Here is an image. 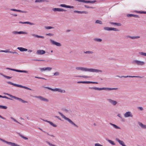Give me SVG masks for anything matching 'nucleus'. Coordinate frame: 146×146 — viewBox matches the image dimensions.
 Listing matches in <instances>:
<instances>
[{"label": "nucleus", "mask_w": 146, "mask_h": 146, "mask_svg": "<svg viewBox=\"0 0 146 146\" xmlns=\"http://www.w3.org/2000/svg\"><path fill=\"white\" fill-rule=\"evenodd\" d=\"M94 41L98 42H101L102 41V39L100 38H95L94 39Z\"/></svg>", "instance_id": "obj_35"}, {"label": "nucleus", "mask_w": 146, "mask_h": 146, "mask_svg": "<svg viewBox=\"0 0 146 146\" xmlns=\"http://www.w3.org/2000/svg\"><path fill=\"white\" fill-rule=\"evenodd\" d=\"M45 88L48 89L51 91H56L58 92H60L61 93H65V91L64 90H62L61 89L58 88H56L54 89H52L51 88H50L48 87H45Z\"/></svg>", "instance_id": "obj_5"}, {"label": "nucleus", "mask_w": 146, "mask_h": 146, "mask_svg": "<svg viewBox=\"0 0 146 146\" xmlns=\"http://www.w3.org/2000/svg\"><path fill=\"white\" fill-rule=\"evenodd\" d=\"M84 53L86 54H92L93 53V52L91 51H84Z\"/></svg>", "instance_id": "obj_33"}, {"label": "nucleus", "mask_w": 146, "mask_h": 146, "mask_svg": "<svg viewBox=\"0 0 146 146\" xmlns=\"http://www.w3.org/2000/svg\"><path fill=\"white\" fill-rule=\"evenodd\" d=\"M139 54L142 55H143L146 56V53L143 52H140Z\"/></svg>", "instance_id": "obj_49"}, {"label": "nucleus", "mask_w": 146, "mask_h": 146, "mask_svg": "<svg viewBox=\"0 0 146 146\" xmlns=\"http://www.w3.org/2000/svg\"><path fill=\"white\" fill-rule=\"evenodd\" d=\"M38 128L40 130H41V131H42L44 132V133H46L48 135H50L51 136H52V137H54V136L53 135H50L48 133H47V132H46L42 130V129H40V128Z\"/></svg>", "instance_id": "obj_38"}, {"label": "nucleus", "mask_w": 146, "mask_h": 146, "mask_svg": "<svg viewBox=\"0 0 146 146\" xmlns=\"http://www.w3.org/2000/svg\"><path fill=\"white\" fill-rule=\"evenodd\" d=\"M124 116L125 117H133V115L131 113L130 111H128L126 112L124 115Z\"/></svg>", "instance_id": "obj_17"}, {"label": "nucleus", "mask_w": 146, "mask_h": 146, "mask_svg": "<svg viewBox=\"0 0 146 146\" xmlns=\"http://www.w3.org/2000/svg\"><path fill=\"white\" fill-rule=\"evenodd\" d=\"M133 63L136 64L138 66H142L145 65V63L143 61H141L137 60H134L133 61Z\"/></svg>", "instance_id": "obj_7"}, {"label": "nucleus", "mask_w": 146, "mask_h": 146, "mask_svg": "<svg viewBox=\"0 0 146 146\" xmlns=\"http://www.w3.org/2000/svg\"><path fill=\"white\" fill-rule=\"evenodd\" d=\"M0 140L6 143L11 145V146H20L19 145L17 144L14 143H12L11 142H9L3 139H2L0 138Z\"/></svg>", "instance_id": "obj_6"}, {"label": "nucleus", "mask_w": 146, "mask_h": 146, "mask_svg": "<svg viewBox=\"0 0 146 146\" xmlns=\"http://www.w3.org/2000/svg\"><path fill=\"white\" fill-rule=\"evenodd\" d=\"M32 36H34L36 37H37L38 38H44V37L43 36H39L37 35H36L34 34H32Z\"/></svg>", "instance_id": "obj_28"}, {"label": "nucleus", "mask_w": 146, "mask_h": 146, "mask_svg": "<svg viewBox=\"0 0 146 146\" xmlns=\"http://www.w3.org/2000/svg\"><path fill=\"white\" fill-rule=\"evenodd\" d=\"M52 10L54 11H66V10L63 9L59 8H54Z\"/></svg>", "instance_id": "obj_19"}, {"label": "nucleus", "mask_w": 146, "mask_h": 146, "mask_svg": "<svg viewBox=\"0 0 146 146\" xmlns=\"http://www.w3.org/2000/svg\"><path fill=\"white\" fill-rule=\"evenodd\" d=\"M115 139L116 141H117L121 145L123 146L124 144V143L122 141L119 140V139L116 138Z\"/></svg>", "instance_id": "obj_24"}, {"label": "nucleus", "mask_w": 146, "mask_h": 146, "mask_svg": "<svg viewBox=\"0 0 146 146\" xmlns=\"http://www.w3.org/2000/svg\"><path fill=\"white\" fill-rule=\"evenodd\" d=\"M45 1H47L46 0H36L35 1V3H41L42 2H44Z\"/></svg>", "instance_id": "obj_34"}, {"label": "nucleus", "mask_w": 146, "mask_h": 146, "mask_svg": "<svg viewBox=\"0 0 146 146\" xmlns=\"http://www.w3.org/2000/svg\"><path fill=\"white\" fill-rule=\"evenodd\" d=\"M66 8H74V7L73 6H71L67 5Z\"/></svg>", "instance_id": "obj_52"}, {"label": "nucleus", "mask_w": 146, "mask_h": 146, "mask_svg": "<svg viewBox=\"0 0 146 146\" xmlns=\"http://www.w3.org/2000/svg\"><path fill=\"white\" fill-rule=\"evenodd\" d=\"M35 97L36 98H37L39 100H40L41 101H44L45 102H48L49 101L48 100V99H47L42 96H35Z\"/></svg>", "instance_id": "obj_9"}, {"label": "nucleus", "mask_w": 146, "mask_h": 146, "mask_svg": "<svg viewBox=\"0 0 146 146\" xmlns=\"http://www.w3.org/2000/svg\"><path fill=\"white\" fill-rule=\"evenodd\" d=\"M50 41L51 43H52L53 44L56 45V46H61V44L60 43L56 42L51 39H50Z\"/></svg>", "instance_id": "obj_14"}, {"label": "nucleus", "mask_w": 146, "mask_h": 146, "mask_svg": "<svg viewBox=\"0 0 146 146\" xmlns=\"http://www.w3.org/2000/svg\"><path fill=\"white\" fill-rule=\"evenodd\" d=\"M127 37L130 38L132 39H133L139 38H140V36H127Z\"/></svg>", "instance_id": "obj_30"}, {"label": "nucleus", "mask_w": 146, "mask_h": 146, "mask_svg": "<svg viewBox=\"0 0 146 146\" xmlns=\"http://www.w3.org/2000/svg\"><path fill=\"white\" fill-rule=\"evenodd\" d=\"M84 7L86 8H92V9H94V8H95V7H90V6H88L87 5H84Z\"/></svg>", "instance_id": "obj_46"}, {"label": "nucleus", "mask_w": 146, "mask_h": 146, "mask_svg": "<svg viewBox=\"0 0 146 146\" xmlns=\"http://www.w3.org/2000/svg\"><path fill=\"white\" fill-rule=\"evenodd\" d=\"M52 69V68L50 67H47L45 68L46 70H47L48 71H50Z\"/></svg>", "instance_id": "obj_43"}, {"label": "nucleus", "mask_w": 146, "mask_h": 146, "mask_svg": "<svg viewBox=\"0 0 146 146\" xmlns=\"http://www.w3.org/2000/svg\"><path fill=\"white\" fill-rule=\"evenodd\" d=\"M45 50H38L36 52V54L38 55H42L45 53Z\"/></svg>", "instance_id": "obj_16"}, {"label": "nucleus", "mask_w": 146, "mask_h": 146, "mask_svg": "<svg viewBox=\"0 0 146 146\" xmlns=\"http://www.w3.org/2000/svg\"><path fill=\"white\" fill-rule=\"evenodd\" d=\"M59 72H56L54 73V75L55 76H57L59 75Z\"/></svg>", "instance_id": "obj_47"}, {"label": "nucleus", "mask_w": 146, "mask_h": 146, "mask_svg": "<svg viewBox=\"0 0 146 146\" xmlns=\"http://www.w3.org/2000/svg\"><path fill=\"white\" fill-rule=\"evenodd\" d=\"M79 2H82L83 3H94L96 2V1H86L84 0H76Z\"/></svg>", "instance_id": "obj_12"}, {"label": "nucleus", "mask_w": 146, "mask_h": 146, "mask_svg": "<svg viewBox=\"0 0 146 146\" xmlns=\"http://www.w3.org/2000/svg\"><path fill=\"white\" fill-rule=\"evenodd\" d=\"M58 113L63 118L68 121L70 123L74 125L75 127L77 128L78 127V126L76 124L74 123V122L72 121L70 119H69L68 118L66 117L64 115L60 112H58Z\"/></svg>", "instance_id": "obj_3"}, {"label": "nucleus", "mask_w": 146, "mask_h": 146, "mask_svg": "<svg viewBox=\"0 0 146 146\" xmlns=\"http://www.w3.org/2000/svg\"><path fill=\"white\" fill-rule=\"evenodd\" d=\"M138 123L139 125L143 129H146V125L143 124L142 123L138 122Z\"/></svg>", "instance_id": "obj_25"}, {"label": "nucleus", "mask_w": 146, "mask_h": 146, "mask_svg": "<svg viewBox=\"0 0 146 146\" xmlns=\"http://www.w3.org/2000/svg\"><path fill=\"white\" fill-rule=\"evenodd\" d=\"M77 77H82V78H89L90 77L89 76H78Z\"/></svg>", "instance_id": "obj_44"}, {"label": "nucleus", "mask_w": 146, "mask_h": 146, "mask_svg": "<svg viewBox=\"0 0 146 146\" xmlns=\"http://www.w3.org/2000/svg\"><path fill=\"white\" fill-rule=\"evenodd\" d=\"M66 5H65V4H61L60 5V7H66Z\"/></svg>", "instance_id": "obj_54"}, {"label": "nucleus", "mask_w": 146, "mask_h": 146, "mask_svg": "<svg viewBox=\"0 0 146 146\" xmlns=\"http://www.w3.org/2000/svg\"><path fill=\"white\" fill-rule=\"evenodd\" d=\"M40 69L41 71L46 70L45 68H40Z\"/></svg>", "instance_id": "obj_57"}, {"label": "nucleus", "mask_w": 146, "mask_h": 146, "mask_svg": "<svg viewBox=\"0 0 146 146\" xmlns=\"http://www.w3.org/2000/svg\"><path fill=\"white\" fill-rule=\"evenodd\" d=\"M3 76L5 77V78H7V79H10L11 78V77H10V76H5V75H3Z\"/></svg>", "instance_id": "obj_51"}, {"label": "nucleus", "mask_w": 146, "mask_h": 146, "mask_svg": "<svg viewBox=\"0 0 146 146\" xmlns=\"http://www.w3.org/2000/svg\"><path fill=\"white\" fill-rule=\"evenodd\" d=\"M34 60L36 61H44V60H38V59H35Z\"/></svg>", "instance_id": "obj_58"}, {"label": "nucleus", "mask_w": 146, "mask_h": 146, "mask_svg": "<svg viewBox=\"0 0 146 146\" xmlns=\"http://www.w3.org/2000/svg\"><path fill=\"white\" fill-rule=\"evenodd\" d=\"M110 124L114 128L116 129H120V128L119 127L117 126V125L113 124L111 123H110Z\"/></svg>", "instance_id": "obj_29"}, {"label": "nucleus", "mask_w": 146, "mask_h": 146, "mask_svg": "<svg viewBox=\"0 0 146 146\" xmlns=\"http://www.w3.org/2000/svg\"><path fill=\"white\" fill-rule=\"evenodd\" d=\"M76 69L78 70H80L85 72H102V70L94 68H89L82 67H76Z\"/></svg>", "instance_id": "obj_1"}, {"label": "nucleus", "mask_w": 146, "mask_h": 146, "mask_svg": "<svg viewBox=\"0 0 146 146\" xmlns=\"http://www.w3.org/2000/svg\"><path fill=\"white\" fill-rule=\"evenodd\" d=\"M95 146H103L99 143H96L95 144Z\"/></svg>", "instance_id": "obj_53"}, {"label": "nucleus", "mask_w": 146, "mask_h": 146, "mask_svg": "<svg viewBox=\"0 0 146 146\" xmlns=\"http://www.w3.org/2000/svg\"><path fill=\"white\" fill-rule=\"evenodd\" d=\"M11 119H12L14 121H15V122H17V123L19 124H21V123L19 122H18L14 118H13V117H11Z\"/></svg>", "instance_id": "obj_45"}, {"label": "nucleus", "mask_w": 146, "mask_h": 146, "mask_svg": "<svg viewBox=\"0 0 146 146\" xmlns=\"http://www.w3.org/2000/svg\"><path fill=\"white\" fill-rule=\"evenodd\" d=\"M136 12L138 13H140V14H146V11H136Z\"/></svg>", "instance_id": "obj_39"}, {"label": "nucleus", "mask_w": 146, "mask_h": 146, "mask_svg": "<svg viewBox=\"0 0 146 146\" xmlns=\"http://www.w3.org/2000/svg\"><path fill=\"white\" fill-rule=\"evenodd\" d=\"M116 77H118L120 78H128V77H132V78H141L143 77H141L139 76H120L118 75L116 76H115Z\"/></svg>", "instance_id": "obj_10"}, {"label": "nucleus", "mask_w": 146, "mask_h": 146, "mask_svg": "<svg viewBox=\"0 0 146 146\" xmlns=\"http://www.w3.org/2000/svg\"><path fill=\"white\" fill-rule=\"evenodd\" d=\"M17 134H18L20 136L23 138V139L25 140H27L28 139V138L24 136L23 135L20 134L19 133H17Z\"/></svg>", "instance_id": "obj_31"}, {"label": "nucleus", "mask_w": 146, "mask_h": 146, "mask_svg": "<svg viewBox=\"0 0 146 146\" xmlns=\"http://www.w3.org/2000/svg\"><path fill=\"white\" fill-rule=\"evenodd\" d=\"M7 107L6 106L0 105V109H6Z\"/></svg>", "instance_id": "obj_36"}, {"label": "nucleus", "mask_w": 146, "mask_h": 146, "mask_svg": "<svg viewBox=\"0 0 146 146\" xmlns=\"http://www.w3.org/2000/svg\"><path fill=\"white\" fill-rule=\"evenodd\" d=\"M107 100L113 106H115L117 104V101L111 99H107Z\"/></svg>", "instance_id": "obj_13"}, {"label": "nucleus", "mask_w": 146, "mask_h": 146, "mask_svg": "<svg viewBox=\"0 0 146 146\" xmlns=\"http://www.w3.org/2000/svg\"><path fill=\"white\" fill-rule=\"evenodd\" d=\"M46 142L47 143V144H48L50 146H56V145H55L53 144H52L51 143H50L48 141H46Z\"/></svg>", "instance_id": "obj_42"}, {"label": "nucleus", "mask_w": 146, "mask_h": 146, "mask_svg": "<svg viewBox=\"0 0 146 146\" xmlns=\"http://www.w3.org/2000/svg\"><path fill=\"white\" fill-rule=\"evenodd\" d=\"M104 30L106 31H119L118 29L116 28H112V27H104Z\"/></svg>", "instance_id": "obj_8"}, {"label": "nucleus", "mask_w": 146, "mask_h": 146, "mask_svg": "<svg viewBox=\"0 0 146 146\" xmlns=\"http://www.w3.org/2000/svg\"><path fill=\"white\" fill-rule=\"evenodd\" d=\"M9 52H10V51H9V49H7L5 50V52H6V53L9 52Z\"/></svg>", "instance_id": "obj_61"}, {"label": "nucleus", "mask_w": 146, "mask_h": 146, "mask_svg": "<svg viewBox=\"0 0 146 146\" xmlns=\"http://www.w3.org/2000/svg\"><path fill=\"white\" fill-rule=\"evenodd\" d=\"M1 98H5L8 99H9L10 100H12V99L11 98H9L8 97L6 96H2L1 95Z\"/></svg>", "instance_id": "obj_40"}, {"label": "nucleus", "mask_w": 146, "mask_h": 146, "mask_svg": "<svg viewBox=\"0 0 146 146\" xmlns=\"http://www.w3.org/2000/svg\"><path fill=\"white\" fill-rule=\"evenodd\" d=\"M12 33L15 35L17 34H27V33L23 31L18 32L16 31H13L12 32Z\"/></svg>", "instance_id": "obj_18"}, {"label": "nucleus", "mask_w": 146, "mask_h": 146, "mask_svg": "<svg viewBox=\"0 0 146 146\" xmlns=\"http://www.w3.org/2000/svg\"><path fill=\"white\" fill-rule=\"evenodd\" d=\"M7 83L9 84H10L13 85V86H16V87H19L20 88H24L25 89H26L30 90H32L31 89H30L27 87H26L25 86H23L22 85H20L19 84H15L11 82H7Z\"/></svg>", "instance_id": "obj_4"}, {"label": "nucleus", "mask_w": 146, "mask_h": 146, "mask_svg": "<svg viewBox=\"0 0 146 146\" xmlns=\"http://www.w3.org/2000/svg\"><path fill=\"white\" fill-rule=\"evenodd\" d=\"M4 94H6V95H8L9 96H10V97H11V98H12V97L11 96H13V95H11V94H8V93H4Z\"/></svg>", "instance_id": "obj_63"}, {"label": "nucleus", "mask_w": 146, "mask_h": 146, "mask_svg": "<svg viewBox=\"0 0 146 146\" xmlns=\"http://www.w3.org/2000/svg\"><path fill=\"white\" fill-rule=\"evenodd\" d=\"M109 23L110 24L113 25L117 26H121V24L120 23H114L111 22H110Z\"/></svg>", "instance_id": "obj_26"}, {"label": "nucleus", "mask_w": 146, "mask_h": 146, "mask_svg": "<svg viewBox=\"0 0 146 146\" xmlns=\"http://www.w3.org/2000/svg\"><path fill=\"white\" fill-rule=\"evenodd\" d=\"M127 16L128 17H133L136 18H140V17L138 15H134L132 14H127Z\"/></svg>", "instance_id": "obj_21"}, {"label": "nucleus", "mask_w": 146, "mask_h": 146, "mask_svg": "<svg viewBox=\"0 0 146 146\" xmlns=\"http://www.w3.org/2000/svg\"><path fill=\"white\" fill-rule=\"evenodd\" d=\"M11 10L12 11L18 12V10L17 9H11Z\"/></svg>", "instance_id": "obj_60"}, {"label": "nucleus", "mask_w": 146, "mask_h": 146, "mask_svg": "<svg viewBox=\"0 0 146 146\" xmlns=\"http://www.w3.org/2000/svg\"><path fill=\"white\" fill-rule=\"evenodd\" d=\"M55 117L57 118L58 119H59L61 120V119L60 118V117L59 116H55Z\"/></svg>", "instance_id": "obj_64"}, {"label": "nucleus", "mask_w": 146, "mask_h": 146, "mask_svg": "<svg viewBox=\"0 0 146 146\" xmlns=\"http://www.w3.org/2000/svg\"><path fill=\"white\" fill-rule=\"evenodd\" d=\"M45 28L46 29H53L54 28V27L50 26L46 27Z\"/></svg>", "instance_id": "obj_41"}, {"label": "nucleus", "mask_w": 146, "mask_h": 146, "mask_svg": "<svg viewBox=\"0 0 146 146\" xmlns=\"http://www.w3.org/2000/svg\"><path fill=\"white\" fill-rule=\"evenodd\" d=\"M106 140L107 141H108L109 143H111V144L113 145H115V143H114V142L113 141H112V140H109L108 139H106Z\"/></svg>", "instance_id": "obj_32"}, {"label": "nucleus", "mask_w": 146, "mask_h": 146, "mask_svg": "<svg viewBox=\"0 0 146 146\" xmlns=\"http://www.w3.org/2000/svg\"><path fill=\"white\" fill-rule=\"evenodd\" d=\"M54 35L53 34L50 33L46 34V35H48L50 36H53Z\"/></svg>", "instance_id": "obj_55"}, {"label": "nucleus", "mask_w": 146, "mask_h": 146, "mask_svg": "<svg viewBox=\"0 0 146 146\" xmlns=\"http://www.w3.org/2000/svg\"><path fill=\"white\" fill-rule=\"evenodd\" d=\"M17 49L21 52L27 51L28 50L27 49L22 47H18Z\"/></svg>", "instance_id": "obj_23"}, {"label": "nucleus", "mask_w": 146, "mask_h": 146, "mask_svg": "<svg viewBox=\"0 0 146 146\" xmlns=\"http://www.w3.org/2000/svg\"><path fill=\"white\" fill-rule=\"evenodd\" d=\"M9 53H13V54H19L16 51L13 52V51H10V52H9Z\"/></svg>", "instance_id": "obj_56"}, {"label": "nucleus", "mask_w": 146, "mask_h": 146, "mask_svg": "<svg viewBox=\"0 0 146 146\" xmlns=\"http://www.w3.org/2000/svg\"><path fill=\"white\" fill-rule=\"evenodd\" d=\"M43 120L45 122H47L49 123L52 126H53L54 127H56L57 126V125H56L54 124L52 122L50 121H48L47 120H44V119Z\"/></svg>", "instance_id": "obj_22"}, {"label": "nucleus", "mask_w": 146, "mask_h": 146, "mask_svg": "<svg viewBox=\"0 0 146 146\" xmlns=\"http://www.w3.org/2000/svg\"><path fill=\"white\" fill-rule=\"evenodd\" d=\"M78 83H83V84H98V82L91 81H78L77 82Z\"/></svg>", "instance_id": "obj_15"}, {"label": "nucleus", "mask_w": 146, "mask_h": 146, "mask_svg": "<svg viewBox=\"0 0 146 146\" xmlns=\"http://www.w3.org/2000/svg\"><path fill=\"white\" fill-rule=\"evenodd\" d=\"M117 116L119 117L122 120L123 119V118H122L121 116V115L120 114H117Z\"/></svg>", "instance_id": "obj_59"}, {"label": "nucleus", "mask_w": 146, "mask_h": 146, "mask_svg": "<svg viewBox=\"0 0 146 146\" xmlns=\"http://www.w3.org/2000/svg\"><path fill=\"white\" fill-rule=\"evenodd\" d=\"M18 12L25 13H27V11H23L20 10H18Z\"/></svg>", "instance_id": "obj_48"}, {"label": "nucleus", "mask_w": 146, "mask_h": 146, "mask_svg": "<svg viewBox=\"0 0 146 146\" xmlns=\"http://www.w3.org/2000/svg\"><path fill=\"white\" fill-rule=\"evenodd\" d=\"M138 108L141 111H142L143 110V108L142 107H138Z\"/></svg>", "instance_id": "obj_62"}, {"label": "nucleus", "mask_w": 146, "mask_h": 146, "mask_svg": "<svg viewBox=\"0 0 146 146\" xmlns=\"http://www.w3.org/2000/svg\"><path fill=\"white\" fill-rule=\"evenodd\" d=\"M29 24L30 25H35L34 24L30 22H25V24Z\"/></svg>", "instance_id": "obj_50"}, {"label": "nucleus", "mask_w": 146, "mask_h": 146, "mask_svg": "<svg viewBox=\"0 0 146 146\" xmlns=\"http://www.w3.org/2000/svg\"><path fill=\"white\" fill-rule=\"evenodd\" d=\"M74 13H84L85 14H88V12L87 11H80L77 10H75L74 11Z\"/></svg>", "instance_id": "obj_20"}, {"label": "nucleus", "mask_w": 146, "mask_h": 146, "mask_svg": "<svg viewBox=\"0 0 146 146\" xmlns=\"http://www.w3.org/2000/svg\"><path fill=\"white\" fill-rule=\"evenodd\" d=\"M89 89L94 90H105L107 91H110L113 90H116L117 89V88H98L97 87H89Z\"/></svg>", "instance_id": "obj_2"}, {"label": "nucleus", "mask_w": 146, "mask_h": 146, "mask_svg": "<svg viewBox=\"0 0 146 146\" xmlns=\"http://www.w3.org/2000/svg\"><path fill=\"white\" fill-rule=\"evenodd\" d=\"M95 23H96L99 24L101 25L102 24V23L101 21L97 20L96 21Z\"/></svg>", "instance_id": "obj_37"}, {"label": "nucleus", "mask_w": 146, "mask_h": 146, "mask_svg": "<svg viewBox=\"0 0 146 146\" xmlns=\"http://www.w3.org/2000/svg\"><path fill=\"white\" fill-rule=\"evenodd\" d=\"M15 71L19 72L28 73V71L26 70H20L15 69Z\"/></svg>", "instance_id": "obj_27"}, {"label": "nucleus", "mask_w": 146, "mask_h": 146, "mask_svg": "<svg viewBox=\"0 0 146 146\" xmlns=\"http://www.w3.org/2000/svg\"><path fill=\"white\" fill-rule=\"evenodd\" d=\"M12 98H13L15 100H19V101L23 103H27L28 102L22 99L18 98L17 97L15 96H11Z\"/></svg>", "instance_id": "obj_11"}]
</instances>
